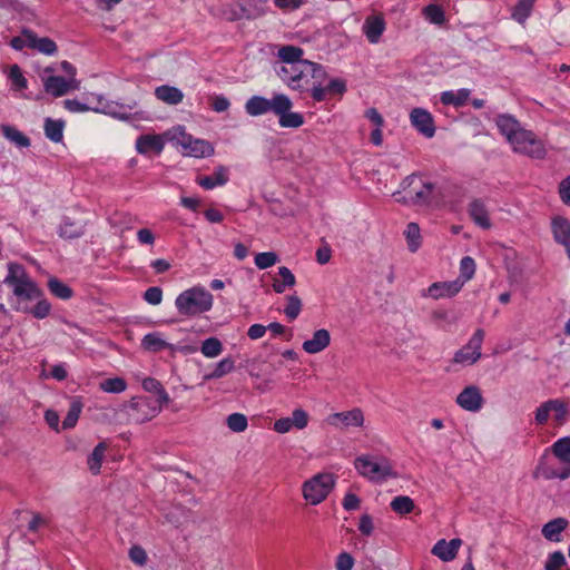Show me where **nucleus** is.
Returning <instances> with one entry per match:
<instances>
[{
	"instance_id": "f257e3e1",
	"label": "nucleus",
	"mask_w": 570,
	"mask_h": 570,
	"mask_svg": "<svg viewBox=\"0 0 570 570\" xmlns=\"http://www.w3.org/2000/svg\"><path fill=\"white\" fill-rule=\"evenodd\" d=\"M495 125L514 153L532 159H543L547 156L544 142L533 131L523 128L513 116L499 115L495 118Z\"/></svg>"
},
{
	"instance_id": "f03ea898",
	"label": "nucleus",
	"mask_w": 570,
	"mask_h": 570,
	"mask_svg": "<svg viewBox=\"0 0 570 570\" xmlns=\"http://www.w3.org/2000/svg\"><path fill=\"white\" fill-rule=\"evenodd\" d=\"M3 282L11 287L17 302L16 306L29 305V302L41 298L43 295L42 289L21 264L9 263L8 274Z\"/></svg>"
},
{
	"instance_id": "7ed1b4c3",
	"label": "nucleus",
	"mask_w": 570,
	"mask_h": 570,
	"mask_svg": "<svg viewBox=\"0 0 570 570\" xmlns=\"http://www.w3.org/2000/svg\"><path fill=\"white\" fill-rule=\"evenodd\" d=\"M435 186L424 181L417 174L409 175L401 183V190L394 193L395 200L406 206L428 207L433 202Z\"/></svg>"
},
{
	"instance_id": "20e7f679",
	"label": "nucleus",
	"mask_w": 570,
	"mask_h": 570,
	"mask_svg": "<svg viewBox=\"0 0 570 570\" xmlns=\"http://www.w3.org/2000/svg\"><path fill=\"white\" fill-rule=\"evenodd\" d=\"M175 306L181 315L195 316L212 308L213 295L204 287H191L176 297Z\"/></svg>"
},
{
	"instance_id": "39448f33",
	"label": "nucleus",
	"mask_w": 570,
	"mask_h": 570,
	"mask_svg": "<svg viewBox=\"0 0 570 570\" xmlns=\"http://www.w3.org/2000/svg\"><path fill=\"white\" fill-rule=\"evenodd\" d=\"M335 476L332 473H317L302 484V494L307 503L317 505L332 492Z\"/></svg>"
},
{
	"instance_id": "423d86ee",
	"label": "nucleus",
	"mask_w": 570,
	"mask_h": 570,
	"mask_svg": "<svg viewBox=\"0 0 570 570\" xmlns=\"http://www.w3.org/2000/svg\"><path fill=\"white\" fill-rule=\"evenodd\" d=\"M289 73L287 86L298 91L307 90L312 79L324 80L326 77L324 67L313 61L292 63Z\"/></svg>"
},
{
	"instance_id": "0eeeda50",
	"label": "nucleus",
	"mask_w": 570,
	"mask_h": 570,
	"mask_svg": "<svg viewBox=\"0 0 570 570\" xmlns=\"http://www.w3.org/2000/svg\"><path fill=\"white\" fill-rule=\"evenodd\" d=\"M354 464L358 473L371 481H384L396 476L391 462L385 458L374 459L363 455L356 458Z\"/></svg>"
},
{
	"instance_id": "6e6552de",
	"label": "nucleus",
	"mask_w": 570,
	"mask_h": 570,
	"mask_svg": "<svg viewBox=\"0 0 570 570\" xmlns=\"http://www.w3.org/2000/svg\"><path fill=\"white\" fill-rule=\"evenodd\" d=\"M161 410L153 399L148 396H135L125 405L127 422L142 424L154 419Z\"/></svg>"
},
{
	"instance_id": "1a4fd4ad",
	"label": "nucleus",
	"mask_w": 570,
	"mask_h": 570,
	"mask_svg": "<svg viewBox=\"0 0 570 570\" xmlns=\"http://www.w3.org/2000/svg\"><path fill=\"white\" fill-rule=\"evenodd\" d=\"M484 340V331L478 328L469 342L460 348L453 357V362L472 365L481 357V347Z\"/></svg>"
},
{
	"instance_id": "9d476101",
	"label": "nucleus",
	"mask_w": 570,
	"mask_h": 570,
	"mask_svg": "<svg viewBox=\"0 0 570 570\" xmlns=\"http://www.w3.org/2000/svg\"><path fill=\"white\" fill-rule=\"evenodd\" d=\"M282 97L283 94H276L272 99L262 96H253L246 101L245 110L252 117H257L269 111L274 114L282 111Z\"/></svg>"
},
{
	"instance_id": "9b49d317",
	"label": "nucleus",
	"mask_w": 570,
	"mask_h": 570,
	"mask_svg": "<svg viewBox=\"0 0 570 570\" xmlns=\"http://www.w3.org/2000/svg\"><path fill=\"white\" fill-rule=\"evenodd\" d=\"M141 347L145 351L151 352V353H158L164 350H170L171 352H183V353H194L196 351L195 347L191 346H175L174 344H170L166 342L159 332H153L146 334L141 340Z\"/></svg>"
},
{
	"instance_id": "f8f14e48",
	"label": "nucleus",
	"mask_w": 570,
	"mask_h": 570,
	"mask_svg": "<svg viewBox=\"0 0 570 570\" xmlns=\"http://www.w3.org/2000/svg\"><path fill=\"white\" fill-rule=\"evenodd\" d=\"M177 140L189 156L206 157L214 154V147L210 142L203 139H194L185 131H179Z\"/></svg>"
},
{
	"instance_id": "ddd939ff",
	"label": "nucleus",
	"mask_w": 570,
	"mask_h": 570,
	"mask_svg": "<svg viewBox=\"0 0 570 570\" xmlns=\"http://www.w3.org/2000/svg\"><path fill=\"white\" fill-rule=\"evenodd\" d=\"M328 423L337 429L360 428L364 424L363 411L355 407L351 411L337 412L328 416Z\"/></svg>"
},
{
	"instance_id": "4468645a",
	"label": "nucleus",
	"mask_w": 570,
	"mask_h": 570,
	"mask_svg": "<svg viewBox=\"0 0 570 570\" xmlns=\"http://www.w3.org/2000/svg\"><path fill=\"white\" fill-rule=\"evenodd\" d=\"M456 403L465 411L478 412L483 406L484 400L478 386L469 385L459 393Z\"/></svg>"
},
{
	"instance_id": "2eb2a0df",
	"label": "nucleus",
	"mask_w": 570,
	"mask_h": 570,
	"mask_svg": "<svg viewBox=\"0 0 570 570\" xmlns=\"http://www.w3.org/2000/svg\"><path fill=\"white\" fill-rule=\"evenodd\" d=\"M412 126L424 137L432 138L435 134L433 116L423 108H414L410 114Z\"/></svg>"
},
{
	"instance_id": "dca6fc26",
	"label": "nucleus",
	"mask_w": 570,
	"mask_h": 570,
	"mask_svg": "<svg viewBox=\"0 0 570 570\" xmlns=\"http://www.w3.org/2000/svg\"><path fill=\"white\" fill-rule=\"evenodd\" d=\"M45 90L53 97H61L69 90L79 89V81L75 78L68 80L61 76H50L45 80Z\"/></svg>"
},
{
	"instance_id": "f3484780",
	"label": "nucleus",
	"mask_w": 570,
	"mask_h": 570,
	"mask_svg": "<svg viewBox=\"0 0 570 570\" xmlns=\"http://www.w3.org/2000/svg\"><path fill=\"white\" fill-rule=\"evenodd\" d=\"M553 239L566 248L570 258V220L563 216H554L551 219Z\"/></svg>"
},
{
	"instance_id": "a211bd4d",
	"label": "nucleus",
	"mask_w": 570,
	"mask_h": 570,
	"mask_svg": "<svg viewBox=\"0 0 570 570\" xmlns=\"http://www.w3.org/2000/svg\"><path fill=\"white\" fill-rule=\"evenodd\" d=\"M282 111L275 112L278 116V124L283 128H298L304 124V117L299 112H292V100L283 94L282 97Z\"/></svg>"
},
{
	"instance_id": "6ab92c4d",
	"label": "nucleus",
	"mask_w": 570,
	"mask_h": 570,
	"mask_svg": "<svg viewBox=\"0 0 570 570\" xmlns=\"http://www.w3.org/2000/svg\"><path fill=\"white\" fill-rule=\"evenodd\" d=\"M462 287L463 282H461V279L436 282L429 286L426 295L434 299L453 297L461 291Z\"/></svg>"
},
{
	"instance_id": "aec40b11",
	"label": "nucleus",
	"mask_w": 570,
	"mask_h": 570,
	"mask_svg": "<svg viewBox=\"0 0 570 570\" xmlns=\"http://www.w3.org/2000/svg\"><path fill=\"white\" fill-rule=\"evenodd\" d=\"M165 147L161 135H140L136 140V149L139 154L155 153L159 155Z\"/></svg>"
},
{
	"instance_id": "412c9836",
	"label": "nucleus",
	"mask_w": 570,
	"mask_h": 570,
	"mask_svg": "<svg viewBox=\"0 0 570 570\" xmlns=\"http://www.w3.org/2000/svg\"><path fill=\"white\" fill-rule=\"evenodd\" d=\"M461 539H452L451 541H446L444 539L439 540L432 548V553L440 558L444 562L452 561L461 547Z\"/></svg>"
},
{
	"instance_id": "4be33fe9",
	"label": "nucleus",
	"mask_w": 570,
	"mask_h": 570,
	"mask_svg": "<svg viewBox=\"0 0 570 570\" xmlns=\"http://www.w3.org/2000/svg\"><path fill=\"white\" fill-rule=\"evenodd\" d=\"M331 343V334L326 328L314 332L313 337L306 340L302 347L308 354H317L324 351Z\"/></svg>"
},
{
	"instance_id": "5701e85b",
	"label": "nucleus",
	"mask_w": 570,
	"mask_h": 570,
	"mask_svg": "<svg viewBox=\"0 0 570 570\" xmlns=\"http://www.w3.org/2000/svg\"><path fill=\"white\" fill-rule=\"evenodd\" d=\"M267 0H243L238 1L239 13L242 19L253 20L266 13Z\"/></svg>"
},
{
	"instance_id": "b1692460",
	"label": "nucleus",
	"mask_w": 570,
	"mask_h": 570,
	"mask_svg": "<svg viewBox=\"0 0 570 570\" xmlns=\"http://www.w3.org/2000/svg\"><path fill=\"white\" fill-rule=\"evenodd\" d=\"M385 30V20L381 16H370L365 19L363 31L371 43H377Z\"/></svg>"
},
{
	"instance_id": "393cba45",
	"label": "nucleus",
	"mask_w": 570,
	"mask_h": 570,
	"mask_svg": "<svg viewBox=\"0 0 570 570\" xmlns=\"http://www.w3.org/2000/svg\"><path fill=\"white\" fill-rule=\"evenodd\" d=\"M228 181V169L225 166H218L209 176L197 178V183L204 189H213L217 186H223Z\"/></svg>"
},
{
	"instance_id": "a878e982",
	"label": "nucleus",
	"mask_w": 570,
	"mask_h": 570,
	"mask_svg": "<svg viewBox=\"0 0 570 570\" xmlns=\"http://www.w3.org/2000/svg\"><path fill=\"white\" fill-rule=\"evenodd\" d=\"M469 214L472 220L483 229L491 227L488 209L480 199H474L469 205Z\"/></svg>"
},
{
	"instance_id": "bb28decb",
	"label": "nucleus",
	"mask_w": 570,
	"mask_h": 570,
	"mask_svg": "<svg viewBox=\"0 0 570 570\" xmlns=\"http://www.w3.org/2000/svg\"><path fill=\"white\" fill-rule=\"evenodd\" d=\"M569 522L566 518H556L549 522H547L542 527V535L552 542L561 541V532L564 531L568 527Z\"/></svg>"
},
{
	"instance_id": "cd10ccee",
	"label": "nucleus",
	"mask_w": 570,
	"mask_h": 570,
	"mask_svg": "<svg viewBox=\"0 0 570 570\" xmlns=\"http://www.w3.org/2000/svg\"><path fill=\"white\" fill-rule=\"evenodd\" d=\"M85 234V225L65 217L59 226L58 235L65 239L79 238Z\"/></svg>"
},
{
	"instance_id": "c85d7f7f",
	"label": "nucleus",
	"mask_w": 570,
	"mask_h": 570,
	"mask_svg": "<svg viewBox=\"0 0 570 570\" xmlns=\"http://www.w3.org/2000/svg\"><path fill=\"white\" fill-rule=\"evenodd\" d=\"M37 303L33 306L23 305V306H14V309L18 312L31 314L35 318L42 320L46 318L51 312L50 302L41 296V298L36 299Z\"/></svg>"
},
{
	"instance_id": "c756f323",
	"label": "nucleus",
	"mask_w": 570,
	"mask_h": 570,
	"mask_svg": "<svg viewBox=\"0 0 570 570\" xmlns=\"http://www.w3.org/2000/svg\"><path fill=\"white\" fill-rule=\"evenodd\" d=\"M155 96L157 99L168 105H178L184 99L183 91L169 85H163L155 89Z\"/></svg>"
},
{
	"instance_id": "7c9ffc66",
	"label": "nucleus",
	"mask_w": 570,
	"mask_h": 570,
	"mask_svg": "<svg viewBox=\"0 0 570 570\" xmlns=\"http://www.w3.org/2000/svg\"><path fill=\"white\" fill-rule=\"evenodd\" d=\"M538 0H517L511 9V18L520 24H524L532 14Z\"/></svg>"
},
{
	"instance_id": "2f4dec72",
	"label": "nucleus",
	"mask_w": 570,
	"mask_h": 570,
	"mask_svg": "<svg viewBox=\"0 0 570 570\" xmlns=\"http://www.w3.org/2000/svg\"><path fill=\"white\" fill-rule=\"evenodd\" d=\"M29 37V48L36 49L39 52L48 56H52L58 51L56 42L48 37H38L33 31Z\"/></svg>"
},
{
	"instance_id": "473e14b6",
	"label": "nucleus",
	"mask_w": 570,
	"mask_h": 570,
	"mask_svg": "<svg viewBox=\"0 0 570 570\" xmlns=\"http://www.w3.org/2000/svg\"><path fill=\"white\" fill-rule=\"evenodd\" d=\"M470 95L471 90L465 88L458 91H444L441 94V102L446 106L462 107L468 102Z\"/></svg>"
},
{
	"instance_id": "72a5a7b5",
	"label": "nucleus",
	"mask_w": 570,
	"mask_h": 570,
	"mask_svg": "<svg viewBox=\"0 0 570 570\" xmlns=\"http://www.w3.org/2000/svg\"><path fill=\"white\" fill-rule=\"evenodd\" d=\"M142 387L145 391L157 395V400L154 401L160 406L169 402V395L158 380L147 377L142 381Z\"/></svg>"
},
{
	"instance_id": "f704fd0d",
	"label": "nucleus",
	"mask_w": 570,
	"mask_h": 570,
	"mask_svg": "<svg viewBox=\"0 0 570 570\" xmlns=\"http://www.w3.org/2000/svg\"><path fill=\"white\" fill-rule=\"evenodd\" d=\"M304 50L299 47L287 45L278 49V58L284 63H301L307 61L303 59Z\"/></svg>"
},
{
	"instance_id": "c9c22d12",
	"label": "nucleus",
	"mask_w": 570,
	"mask_h": 570,
	"mask_svg": "<svg viewBox=\"0 0 570 570\" xmlns=\"http://www.w3.org/2000/svg\"><path fill=\"white\" fill-rule=\"evenodd\" d=\"M278 275L281 276L282 281L275 278L272 284L275 293L282 294L287 287H293L295 285L296 278L288 267L281 266L278 268Z\"/></svg>"
},
{
	"instance_id": "e433bc0d",
	"label": "nucleus",
	"mask_w": 570,
	"mask_h": 570,
	"mask_svg": "<svg viewBox=\"0 0 570 570\" xmlns=\"http://www.w3.org/2000/svg\"><path fill=\"white\" fill-rule=\"evenodd\" d=\"M1 132L8 140L20 148L29 147L31 144L29 137L11 125H1Z\"/></svg>"
},
{
	"instance_id": "4c0bfd02",
	"label": "nucleus",
	"mask_w": 570,
	"mask_h": 570,
	"mask_svg": "<svg viewBox=\"0 0 570 570\" xmlns=\"http://www.w3.org/2000/svg\"><path fill=\"white\" fill-rule=\"evenodd\" d=\"M48 288L53 296L63 301L70 299L73 296L72 288L57 277L48 279Z\"/></svg>"
},
{
	"instance_id": "58836bf2",
	"label": "nucleus",
	"mask_w": 570,
	"mask_h": 570,
	"mask_svg": "<svg viewBox=\"0 0 570 570\" xmlns=\"http://www.w3.org/2000/svg\"><path fill=\"white\" fill-rule=\"evenodd\" d=\"M549 404L552 405L553 417L557 424H564L570 415L569 402L561 399L549 400Z\"/></svg>"
},
{
	"instance_id": "ea45409f",
	"label": "nucleus",
	"mask_w": 570,
	"mask_h": 570,
	"mask_svg": "<svg viewBox=\"0 0 570 570\" xmlns=\"http://www.w3.org/2000/svg\"><path fill=\"white\" fill-rule=\"evenodd\" d=\"M65 122L62 120H55L46 118L45 120V135L53 142H60L63 138Z\"/></svg>"
},
{
	"instance_id": "a19ab883",
	"label": "nucleus",
	"mask_w": 570,
	"mask_h": 570,
	"mask_svg": "<svg viewBox=\"0 0 570 570\" xmlns=\"http://www.w3.org/2000/svg\"><path fill=\"white\" fill-rule=\"evenodd\" d=\"M390 507H391L392 511H394L395 513H397L400 515H405V514L411 513L414 510L415 504H414L413 499H411L410 497L397 495V497L393 498V500L390 503Z\"/></svg>"
},
{
	"instance_id": "79ce46f5",
	"label": "nucleus",
	"mask_w": 570,
	"mask_h": 570,
	"mask_svg": "<svg viewBox=\"0 0 570 570\" xmlns=\"http://www.w3.org/2000/svg\"><path fill=\"white\" fill-rule=\"evenodd\" d=\"M8 79L11 82V89L14 91H22L28 88V80L18 65L10 66Z\"/></svg>"
},
{
	"instance_id": "37998d69",
	"label": "nucleus",
	"mask_w": 570,
	"mask_h": 570,
	"mask_svg": "<svg viewBox=\"0 0 570 570\" xmlns=\"http://www.w3.org/2000/svg\"><path fill=\"white\" fill-rule=\"evenodd\" d=\"M552 453L563 463L570 465V436L556 441L551 448Z\"/></svg>"
},
{
	"instance_id": "c03bdc74",
	"label": "nucleus",
	"mask_w": 570,
	"mask_h": 570,
	"mask_svg": "<svg viewBox=\"0 0 570 570\" xmlns=\"http://www.w3.org/2000/svg\"><path fill=\"white\" fill-rule=\"evenodd\" d=\"M106 450H107L106 444L104 442H100L95 446L94 451L89 455L88 466H89V470L94 474H98L100 472V468H101V463H102V459H104Z\"/></svg>"
},
{
	"instance_id": "a18cd8bd",
	"label": "nucleus",
	"mask_w": 570,
	"mask_h": 570,
	"mask_svg": "<svg viewBox=\"0 0 570 570\" xmlns=\"http://www.w3.org/2000/svg\"><path fill=\"white\" fill-rule=\"evenodd\" d=\"M200 352L208 358L216 357L223 352V344L217 337L206 338L202 343Z\"/></svg>"
},
{
	"instance_id": "49530a36",
	"label": "nucleus",
	"mask_w": 570,
	"mask_h": 570,
	"mask_svg": "<svg viewBox=\"0 0 570 570\" xmlns=\"http://www.w3.org/2000/svg\"><path fill=\"white\" fill-rule=\"evenodd\" d=\"M404 234L407 240L409 249L412 253L416 252L421 246V234L419 225L416 223H409Z\"/></svg>"
},
{
	"instance_id": "de8ad7c7",
	"label": "nucleus",
	"mask_w": 570,
	"mask_h": 570,
	"mask_svg": "<svg viewBox=\"0 0 570 570\" xmlns=\"http://www.w3.org/2000/svg\"><path fill=\"white\" fill-rule=\"evenodd\" d=\"M286 306L284 308V314L286 315L288 321H294L298 317L302 311V301L297 295H288L286 296Z\"/></svg>"
},
{
	"instance_id": "09e8293b",
	"label": "nucleus",
	"mask_w": 570,
	"mask_h": 570,
	"mask_svg": "<svg viewBox=\"0 0 570 570\" xmlns=\"http://www.w3.org/2000/svg\"><path fill=\"white\" fill-rule=\"evenodd\" d=\"M99 389L106 393H121L127 389V383L121 377L106 379L99 384Z\"/></svg>"
},
{
	"instance_id": "8fccbe9b",
	"label": "nucleus",
	"mask_w": 570,
	"mask_h": 570,
	"mask_svg": "<svg viewBox=\"0 0 570 570\" xmlns=\"http://www.w3.org/2000/svg\"><path fill=\"white\" fill-rule=\"evenodd\" d=\"M423 14L431 23L441 26L445 22L444 10L439 4H429L423 9Z\"/></svg>"
},
{
	"instance_id": "3c124183",
	"label": "nucleus",
	"mask_w": 570,
	"mask_h": 570,
	"mask_svg": "<svg viewBox=\"0 0 570 570\" xmlns=\"http://www.w3.org/2000/svg\"><path fill=\"white\" fill-rule=\"evenodd\" d=\"M235 368L234 360L230 357H225L222 361H219L213 372L206 376V379H220L225 376L226 374L233 372Z\"/></svg>"
},
{
	"instance_id": "603ef678",
	"label": "nucleus",
	"mask_w": 570,
	"mask_h": 570,
	"mask_svg": "<svg viewBox=\"0 0 570 570\" xmlns=\"http://www.w3.org/2000/svg\"><path fill=\"white\" fill-rule=\"evenodd\" d=\"M82 410V403L78 400H73L70 404L68 413L62 422L63 429H72L79 419V415Z\"/></svg>"
},
{
	"instance_id": "864d4df0",
	"label": "nucleus",
	"mask_w": 570,
	"mask_h": 570,
	"mask_svg": "<svg viewBox=\"0 0 570 570\" xmlns=\"http://www.w3.org/2000/svg\"><path fill=\"white\" fill-rule=\"evenodd\" d=\"M226 424L230 431L239 433L247 429L248 421L242 413H232L227 416Z\"/></svg>"
},
{
	"instance_id": "5fc2aeb1",
	"label": "nucleus",
	"mask_w": 570,
	"mask_h": 570,
	"mask_svg": "<svg viewBox=\"0 0 570 570\" xmlns=\"http://www.w3.org/2000/svg\"><path fill=\"white\" fill-rule=\"evenodd\" d=\"M475 273L474 259L470 256H464L460 262V276L456 279H461L463 285L470 281Z\"/></svg>"
},
{
	"instance_id": "6e6d98bb",
	"label": "nucleus",
	"mask_w": 570,
	"mask_h": 570,
	"mask_svg": "<svg viewBox=\"0 0 570 570\" xmlns=\"http://www.w3.org/2000/svg\"><path fill=\"white\" fill-rule=\"evenodd\" d=\"M255 265L259 269H266L274 266L278 261V255L274 252H263L255 256Z\"/></svg>"
},
{
	"instance_id": "4d7b16f0",
	"label": "nucleus",
	"mask_w": 570,
	"mask_h": 570,
	"mask_svg": "<svg viewBox=\"0 0 570 570\" xmlns=\"http://www.w3.org/2000/svg\"><path fill=\"white\" fill-rule=\"evenodd\" d=\"M566 563L564 554L561 551H554L548 556L544 563V570H561Z\"/></svg>"
},
{
	"instance_id": "13d9d810",
	"label": "nucleus",
	"mask_w": 570,
	"mask_h": 570,
	"mask_svg": "<svg viewBox=\"0 0 570 570\" xmlns=\"http://www.w3.org/2000/svg\"><path fill=\"white\" fill-rule=\"evenodd\" d=\"M293 428H296L298 430H303L307 426L309 421L308 413L303 409H295L292 412V417H289Z\"/></svg>"
},
{
	"instance_id": "bf43d9fd",
	"label": "nucleus",
	"mask_w": 570,
	"mask_h": 570,
	"mask_svg": "<svg viewBox=\"0 0 570 570\" xmlns=\"http://www.w3.org/2000/svg\"><path fill=\"white\" fill-rule=\"evenodd\" d=\"M323 80L320 79H312L309 81L311 87V96L315 101H323L325 100V96L327 94V90L325 87L322 86Z\"/></svg>"
},
{
	"instance_id": "052dcab7",
	"label": "nucleus",
	"mask_w": 570,
	"mask_h": 570,
	"mask_svg": "<svg viewBox=\"0 0 570 570\" xmlns=\"http://www.w3.org/2000/svg\"><path fill=\"white\" fill-rule=\"evenodd\" d=\"M220 14L225 20L229 22L243 20L242 14L239 13L238 3L224 6L222 8Z\"/></svg>"
},
{
	"instance_id": "680f3d73",
	"label": "nucleus",
	"mask_w": 570,
	"mask_h": 570,
	"mask_svg": "<svg viewBox=\"0 0 570 570\" xmlns=\"http://www.w3.org/2000/svg\"><path fill=\"white\" fill-rule=\"evenodd\" d=\"M144 298L147 303L151 305H158L163 299V291L160 287L153 286L146 289L144 293Z\"/></svg>"
},
{
	"instance_id": "e2e57ef3",
	"label": "nucleus",
	"mask_w": 570,
	"mask_h": 570,
	"mask_svg": "<svg viewBox=\"0 0 570 570\" xmlns=\"http://www.w3.org/2000/svg\"><path fill=\"white\" fill-rule=\"evenodd\" d=\"M551 412H552V405L549 404V400H548V401L543 402L535 410V422L539 425L546 424Z\"/></svg>"
},
{
	"instance_id": "0e129e2a",
	"label": "nucleus",
	"mask_w": 570,
	"mask_h": 570,
	"mask_svg": "<svg viewBox=\"0 0 570 570\" xmlns=\"http://www.w3.org/2000/svg\"><path fill=\"white\" fill-rule=\"evenodd\" d=\"M354 559L347 552H341L335 562L336 570H353Z\"/></svg>"
},
{
	"instance_id": "69168bd1",
	"label": "nucleus",
	"mask_w": 570,
	"mask_h": 570,
	"mask_svg": "<svg viewBox=\"0 0 570 570\" xmlns=\"http://www.w3.org/2000/svg\"><path fill=\"white\" fill-rule=\"evenodd\" d=\"M129 558L134 563L138 566H144L147 562L146 551L139 546H134L130 548Z\"/></svg>"
},
{
	"instance_id": "338daca9",
	"label": "nucleus",
	"mask_w": 570,
	"mask_h": 570,
	"mask_svg": "<svg viewBox=\"0 0 570 570\" xmlns=\"http://www.w3.org/2000/svg\"><path fill=\"white\" fill-rule=\"evenodd\" d=\"M230 106L229 100L223 95H216L212 98L210 107L216 112H224Z\"/></svg>"
},
{
	"instance_id": "774afa93",
	"label": "nucleus",
	"mask_w": 570,
	"mask_h": 570,
	"mask_svg": "<svg viewBox=\"0 0 570 570\" xmlns=\"http://www.w3.org/2000/svg\"><path fill=\"white\" fill-rule=\"evenodd\" d=\"M558 191L562 203L570 206V175L560 181Z\"/></svg>"
}]
</instances>
